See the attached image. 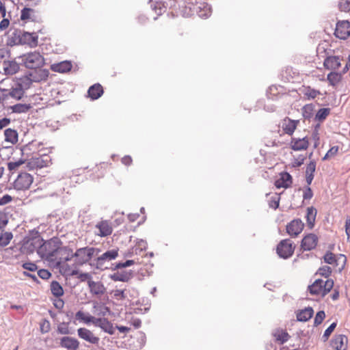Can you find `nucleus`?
Instances as JSON below:
<instances>
[{"mask_svg":"<svg viewBox=\"0 0 350 350\" xmlns=\"http://www.w3.org/2000/svg\"><path fill=\"white\" fill-rule=\"evenodd\" d=\"M73 258V250L68 246H60L51 262H54L59 267L60 271L65 275H74L77 271L68 266L66 262Z\"/></svg>","mask_w":350,"mask_h":350,"instance_id":"obj_1","label":"nucleus"},{"mask_svg":"<svg viewBox=\"0 0 350 350\" xmlns=\"http://www.w3.org/2000/svg\"><path fill=\"white\" fill-rule=\"evenodd\" d=\"M100 252V249L93 247H84L77 249L73 252V258L76 265H83L86 263H92L93 258L97 256Z\"/></svg>","mask_w":350,"mask_h":350,"instance_id":"obj_2","label":"nucleus"},{"mask_svg":"<svg viewBox=\"0 0 350 350\" xmlns=\"http://www.w3.org/2000/svg\"><path fill=\"white\" fill-rule=\"evenodd\" d=\"M334 284L332 279H327L325 281L322 279H317L311 285L308 286V290L312 295L323 297L331 291L334 287Z\"/></svg>","mask_w":350,"mask_h":350,"instance_id":"obj_3","label":"nucleus"},{"mask_svg":"<svg viewBox=\"0 0 350 350\" xmlns=\"http://www.w3.org/2000/svg\"><path fill=\"white\" fill-rule=\"evenodd\" d=\"M62 243L58 237H53L44 242L40 247L38 252L47 260L51 261Z\"/></svg>","mask_w":350,"mask_h":350,"instance_id":"obj_4","label":"nucleus"},{"mask_svg":"<svg viewBox=\"0 0 350 350\" xmlns=\"http://www.w3.org/2000/svg\"><path fill=\"white\" fill-rule=\"evenodd\" d=\"M118 256V249H113L103 253L100 256H96L94 262L90 263L92 266L98 269L104 270L107 269L106 262L116 259Z\"/></svg>","mask_w":350,"mask_h":350,"instance_id":"obj_5","label":"nucleus"},{"mask_svg":"<svg viewBox=\"0 0 350 350\" xmlns=\"http://www.w3.org/2000/svg\"><path fill=\"white\" fill-rule=\"evenodd\" d=\"M323 259L325 262L331 265L332 269L338 272H340L344 269L347 260L345 255H336L330 252H326Z\"/></svg>","mask_w":350,"mask_h":350,"instance_id":"obj_6","label":"nucleus"},{"mask_svg":"<svg viewBox=\"0 0 350 350\" xmlns=\"http://www.w3.org/2000/svg\"><path fill=\"white\" fill-rule=\"evenodd\" d=\"M295 245L289 239L282 240L278 245L276 251L277 254L283 258L291 257L295 251Z\"/></svg>","mask_w":350,"mask_h":350,"instance_id":"obj_7","label":"nucleus"},{"mask_svg":"<svg viewBox=\"0 0 350 350\" xmlns=\"http://www.w3.org/2000/svg\"><path fill=\"white\" fill-rule=\"evenodd\" d=\"M24 62L26 67L35 69L41 67L44 59L40 53L32 52L24 55Z\"/></svg>","mask_w":350,"mask_h":350,"instance_id":"obj_8","label":"nucleus"},{"mask_svg":"<svg viewBox=\"0 0 350 350\" xmlns=\"http://www.w3.org/2000/svg\"><path fill=\"white\" fill-rule=\"evenodd\" d=\"M33 178L28 173H21L14 182V188L16 190H27L29 189Z\"/></svg>","mask_w":350,"mask_h":350,"instance_id":"obj_9","label":"nucleus"},{"mask_svg":"<svg viewBox=\"0 0 350 350\" xmlns=\"http://www.w3.org/2000/svg\"><path fill=\"white\" fill-rule=\"evenodd\" d=\"M334 36L340 40H347L350 36V22L347 20L336 23Z\"/></svg>","mask_w":350,"mask_h":350,"instance_id":"obj_10","label":"nucleus"},{"mask_svg":"<svg viewBox=\"0 0 350 350\" xmlns=\"http://www.w3.org/2000/svg\"><path fill=\"white\" fill-rule=\"evenodd\" d=\"M288 146L289 148L294 151L306 150L310 146L309 138L307 136L301 138L291 136Z\"/></svg>","mask_w":350,"mask_h":350,"instance_id":"obj_11","label":"nucleus"},{"mask_svg":"<svg viewBox=\"0 0 350 350\" xmlns=\"http://www.w3.org/2000/svg\"><path fill=\"white\" fill-rule=\"evenodd\" d=\"M95 234L100 237H106L111 235L113 228L112 223L109 220H101L95 225Z\"/></svg>","mask_w":350,"mask_h":350,"instance_id":"obj_12","label":"nucleus"},{"mask_svg":"<svg viewBox=\"0 0 350 350\" xmlns=\"http://www.w3.org/2000/svg\"><path fill=\"white\" fill-rule=\"evenodd\" d=\"M78 336L89 342L90 344L98 345L100 342V338L97 336L92 331L86 327H80L77 329Z\"/></svg>","mask_w":350,"mask_h":350,"instance_id":"obj_13","label":"nucleus"},{"mask_svg":"<svg viewBox=\"0 0 350 350\" xmlns=\"http://www.w3.org/2000/svg\"><path fill=\"white\" fill-rule=\"evenodd\" d=\"M299 123V120H291V118L286 117L280 122L279 128L281 129L283 133L289 136H293Z\"/></svg>","mask_w":350,"mask_h":350,"instance_id":"obj_14","label":"nucleus"},{"mask_svg":"<svg viewBox=\"0 0 350 350\" xmlns=\"http://www.w3.org/2000/svg\"><path fill=\"white\" fill-rule=\"evenodd\" d=\"M304 223L299 219H295L289 222L286 226V230L291 237H297L303 230Z\"/></svg>","mask_w":350,"mask_h":350,"instance_id":"obj_15","label":"nucleus"},{"mask_svg":"<svg viewBox=\"0 0 350 350\" xmlns=\"http://www.w3.org/2000/svg\"><path fill=\"white\" fill-rule=\"evenodd\" d=\"M293 184V178L291 175L286 172L279 174L278 178L275 180L274 185L276 188L287 189L291 187Z\"/></svg>","mask_w":350,"mask_h":350,"instance_id":"obj_16","label":"nucleus"},{"mask_svg":"<svg viewBox=\"0 0 350 350\" xmlns=\"http://www.w3.org/2000/svg\"><path fill=\"white\" fill-rule=\"evenodd\" d=\"M93 325L100 327L103 332L112 335L115 332L113 323L106 318H95Z\"/></svg>","mask_w":350,"mask_h":350,"instance_id":"obj_17","label":"nucleus"},{"mask_svg":"<svg viewBox=\"0 0 350 350\" xmlns=\"http://www.w3.org/2000/svg\"><path fill=\"white\" fill-rule=\"evenodd\" d=\"M318 243V237L316 234L310 233L306 235L301 243V247L304 251H310L314 249Z\"/></svg>","mask_w":350,"mask_h":350,"instance_id":"obj_18","label":"nucleus"},{"mask_svg":"<svg viewBox=\"0 0 350 350\" xmlns=\"http://www.w3.org/2000/svg\"><path fill=\"white\" fill-rule=\"evenodd\" d=\"M348 338L344 334L335 335L331 340V346L335 350H347Z\"/></svg>","mask_w":350,"mask_h":350,"instance_id":"obj_19","label":"nucleus"},{"mask_svg":"<svg viewBox=\"0 0 350 350\" xmlns=\"http://www.w3.org/2000/svg\"><path fill=\"white\" fill-rule=\"evenodd\" d=\"M60 346L68 350H77L79 348V342L75 338L64 336L60 339Z\"/></svg>","mask_w":350,"mask_h":350,"instance_id":"obj_20","label":"nucleus"},{"mask_svg":"<svg viewBox=\"0 0 350 350\" xmlns=\"http://www.w3.org/2000/svg\"><path fill=\"white\" fill-rule=\"evenodd\" d=\"M28 74L31 77L32 82H40L46 80L49 72L46 70L44 69H31Z\"/></svg>","mask_w":350,"mask_h":350,"instance_id":"obj_21","label":"nucleus"},{"mask_svg":"<svg viewBox=\"0 0 350 350\" xmlns=\"http://www.w3.org/2000/svg\"><path fill=\"white\" fill-rule=\"evenodd\" d=\"M324 67L327 70H338L341 66L340 58L338 56H329L323 62Z\"/></svg>","mask_w":350,"mask_h":350,"instance_id":"obj_22","label":"nucleus"},{"mask_svg":"<svg viewBox=\"0 0 350 350\" xmlns=\"http://www.w3.org/2000/svg\"><path fill=\"white\" fill-rule=\"evenodd\" d=\"M3 68L5 75H12L18 72L20 66L15 61H4Z\"/></svg>","mask_w":350,"mask_h":350,"instance_id":"obj_23","label":"nucleus"},{"mask_svg":"<svg viewBox=\"0 0 350 350\" xmlns=\"http://www.w3.org/2000/svg\"><path fill=\"white\" fill-rule=\"evenodd\" d=\"M72 65L69 61H63L59 63L53 64L51 65V68L54 72H67L72 69Z\"/></svg>","mask_w":350,"mask_h":350,"instance_id":"obj_24","label":"nucleus"},{"mask_svg":"<svg viewBox=\"0 0 350 350\" xmlns=\"http://www.w3.org/2000/svg\"><path fill=\"white\" fill-rule=\"evenodd\" d=\"M103 86L99 83L94 84L88 89V94L92 100H96L100 98L103 94Z\"/></svg>","mask_w":350,"mask_h":350,"instance_id":"obj_25","label":"nucleus"},{"mask_svg":"<svg viewBox=\"0 0 350 350\" xmlns=\"http://www.w3.org/2000/svg\"><path fill=\"white\" fill-rule=\"evenodd\" d=\"M42 241L37 238L29 239L24 242L23 248L27 250V252L32 253L36 248L42 245L41 242Z\"/></svg>","mask_w":350,"mask_h":350,"instance_id":"obj_26","label":"nucleus"},{"mask_svg":"<svg viewBox=\"0 0 350 350\" xmlns=\"http://www.w3.org/2000/svg\"><path fill=\"white\" fill-rule=\"evenodd\" d=\"M5 141L12 145L18 142V135L16 130L7 129L4 131Z\"/></svg>","mask_w":350,"mask_h":350,"instance_id":"obj_27","label":"nucleus"},{"mask_svg":"<svg viewBox=\"0 0 350 350\" xmlns=\"http://www.w3.org/2000/svg\"><path fill=\"white\" fill-rule=\"evenodd\" d=\"M316 170V162L310 161L307 164L306 169V181L308 185H310L314 178V173Z\"/></svg>","mask_w":350,"mask_h":350,"instance_id":"obj_28","label":"nucleus"},{"mask_svg":"<svg viewBox=\"0 0 350 350\" xmlns=\"http://www.w3.org/2000/svg\"><path fill=\"white\" fill-rule=\"evenodd\" d=\"M96 317L90 315L88 313H85L82 310H79L75 314V319L86 325L90 323H94Z\"/></svg>","mask_w":350,"mask_h":350,"instance_id":"obj_29","label":"nucleus"},{"mask_svg":"<svg viewBox=\"0 0 350 350\" xmlns=\"http://www.w3.org/2000/svg\"><path fill=\"white\" fill-rule=\"evenodd\" d=\"M313 313L314 311L312 308H306L297 312V319L299 321H307L312 317Z\"/></svg>","mask_w":350,"mask_h":350,"instance_id":"obj_30","label":"nucleus"},{"mask_svg":"<svg viewBox=\"0 0 350 350\" xmlns=\"http://www.w3.org/2000/svg\"><path fill=\"white\" fill-rule=\"evenodd\" d=\"M22 40L24 43L29 45L31 47H36L38 45V36L34 33L25 32L23 34Z\"/></svg>","mask_w":350,"mask_h":350,"instance_id":"obj_31","label":"nucleus"},{"mask_svg":"<svg viewBox=\"0 0 350 350\" xmlns=\"http://www.w3.org/2000/svg\"><path fill=\"white\" fill-rule=\"evenodd\" d=\"M88 286L92 294L103 295L105 292V287L100 282L89 280Z\"/></svg>","mask_w":350,"mask_h":350,"instance_id":"obj_32","label":"nucleus"},{"mask_svg":"<svg viewBox=\"0 0 350 350\" xmlns=\"http://www.w3.org/2000/svg\"><path fill=\"white\" fill-rule=\"evenodd\" d=\"M32 81L31 77L28 75L23 76L20 78H16V85L21 88L24 91L29 89L31 84Z\"/></svg>","mask_w":350,"mask_h":350,"instance_id":"obj_33","label":"nucleus"},{"mask_svg":"<svg viewBox=\"0 0 350 350\" xmlns=\"http://www.w3.org/2000/svg\"><path fill=\"white\" fill-rule=\"evenodd\" d=\"M317 211L315 208L311 206L307 208L306 221L310 228H312L315 221Z\"/></svg>","mask_w":350,"mask_h":350,"instance_id":"obj_34","label":"nucleus"},{"mask_svg":"<svg viewBox=\"0 0 350 350\" xmlns=\"http://www.w3.org/2000/svg\"><path fill=\"white\" fill-rule=\"evenodd\" d=\"M51 293L57 298L64 295V289L57 281H53L50 285Z\"/></svg>","mask_w":350,"mask_h":350,"instance_id":"obj_35","label":"nucleus"},{"mask_svg":"<svg viewBox=\"0 0 350 350\" xmlns=\"http://www.w3.org/2000/svg\"><path fill=\"white\" fill-rule=\"evenodd\" d=\"M31 108L30 104L18 103L10 107L13 113H22L27 112Z\"/></svg>","mask_w":350,"mask_h":350,"instance_id":"obj_36","label":"nucleus"},{"mask_svg":"<svg viewBox=\"0 0 350 350\" xmlns=\"http://www.w3.org/2000/svg\"><path fill=\"white\" fill-rule=\"evenodd\" d=\"M273 336L275 338V340L279 342L280 344H283L286 342L289 338L288 334L283 330H277Z\"/></svg>","mask_w":350,"mask_h":350,"instance_id":"obj_37","label":"nucleus"},{"mask_svg":"<svg viewBox=\"0 0 350 350\" xmlns=\"http://www.w3.org/2000/svg\"><path fill=\"white\" fill-rule=\"evenodd\" d=\"M13 238V234L11 232H5L1 233L0 235V246H7Z\"/></svg>","mask_w":350,"mask_h":350,"instance_id":"obj_38","label":"nucleus"},{"mask_svg":"<svg viewBox=\"0 0 350 350\" xmlns=\"http://www.w3.org/2000/svg\"><path fill=\"white\" fill-rule=\"evenodd\" d=\"M329 84L332 86L336 85L341 80V75L335 72H331L327 77Z\"/></svg>","mask_w":350,"mask_h":350,"instance_id":"obj_39","label":"nucleus"},{"mask_svg":"<svg viewBox=\"0 0 350 350\" xmlns=\"http://www.w3.org/2000/svg\"><path fill=\"white\" fill-rule=\"evenodd\" d=\"M24 93L25 91L21 88L16 85V88H12L10 90L9 94L11 97L16 100H20L23 98Z\"/></svg>","mask_w":350,"mask_h":350,"instance_id":"obj_40","label":"nucleus"},{"mask_svg":"<svg viewBox=\"0 0 350 350\" xmlns=\"http://www.w3.org/2000/svg\"><path fill=\"white\" fill-rule=\"evenodd\" d=\"M94 309L95 310V312L97 315L103 317H105L107 314V313L109 312V309L108 307L100 304H94Z\"/></svg>","mask_w":350,"mask_h":350,"instance_id":"obj_41","label":"nucleus"},{"mask_svg":"<svg viewBox=\"0 0 350 350\" xmlns=\"http://www.w3.org/2000/svg\"><path fill=\"white\" fill-rule=\"evenodd\" d=\"M332 272V269L330 267L324 265V266L319 268L316 274L319 275L322 277H324V278L328 279V278L330 276Z\"/></svg>","mask_w":350,"mask_h":350,"instance_id":"obj_42","label":"nucleus"},{"mask_svg":"<svg viewBox=\"0 0 350 350\" xmlns=\"http://www.w3.org/2000/svg\"><path fill=\"white\" fill-rule=\"evenodd\" d=\"M340 147L338 146H334L331 147L325 156L323 157V161L328 160L338 154Z\"/></svg>","mask_w":350,"mask_h":350,"instance_id":"obj_43","label":"nucleus"},{"mask_svg":"<svg viewBox=\"0 0 350 350\" xmlns=\"http://www.w3.org/2000/svg\"><path fill=\"white\" fill-rule=\"evenodd\" d=\"M304 94L308 98H315L317 96H319L321 93L319 90H316L314 89H312L310 87H305Z\"/></svg>","mask_w":350,"mask_h":350,"instance_id":"obj_44","label":"nucleus"},{"mask_svg":"<svg viewBox=\"0 0 350 350\" xmlns=\"http://www.w3.org/2000/svg\"><path fill=\"white\" fill-rule=\"evenodd\" d=\"M25 163V161L23 159H20L17 161L14 162H9L8 163V169L9 171L14 172L17 170L21 165H22Z\"/></svg>","mask_w":350,"mask_h":350,"instance_id":"obj_45","label":"nucleus"},{"mask_svg":"<svg viewBox=\"0 0 350 350\" xmlns=\"http://www.w3.org/2000/svg\"><path fill=\"white\" fill-rule=\"evenodd\" d=\"M40 330L41 333L46 334L51 330V323L46 319H42L40 323Z\"/></svg>","mask_w":350,"mask_h":350,"instance_id":"obj_46","label":"nucleus"},{"mask_svg":"<svg viewBox=\"0 0 350 350\" xmlns=\"http://www.w3.org/2000/svg\"><path fill=\"white\" fill-rule=\"evenodd\" d=\"M280 198L278 194H275L274 196L270 198L269 200V207L277 209L279 206Z\"/></svg>","mask_w":350,"mask_h":350,"instance_id":"obj_47","label":"nucleus"},{"mask_svg":"<svg viewBox=\"0 0 350 350\" xmlns=\"http://www.w3.org/2000/svg\"><path fill=\"white\" fill-rule=\"evenodd\" d=\"M57 331L59 334H69L70 329L68 326V323H61L57 325Z\"/></svg>","mask_w":350,"mask_h":350,"instance_id":"obj_48","label":"nucleus"},{"mask_svg":"<svg viewBox=\"0 0 350 350\" xmlns=\"http://www.w3.org/2000/svg\"><path fill=\"white\" fill-rule=\"evenodd\" d=\"M338 8L341 12H349L350 11V1L340 0L338 3Z\"/></svg>","mask_w":350,"mask_h":350,"instance_id":"obj_49","label":"nucleus"},{"mask_svg":"<svg viewBox=\"0 0 350 350\" xmlns=\"http://www.w3.org/2000/svg\"><path fill=\"white\" fill-rule=\"evenodd\" d=\"M329 113V109L322 108L320 109L316 115V118L319 120H325Z\"/></svg>","mask_w":350,"mask_h":350,"instance_id":"obj_50","label":"nucleus"},{"mask_svg":"<svg viewBox=\"0 0 350 350\" xmlns=\"http://www.w3.org/2000/svg\"><path fill=\"white\" fill-rule=\"evenodd\" d=\"M33 10L29 8H24L21 10V19L22 21H26L31 18V14L33 13Z\"/></svg>","mask_w":350,"mask_h":350,"instance_id":"obj_51","label":"nucleus"},{"mask_svg":"<svg viewBox=\"0 0 350 350\" xmlns=\"http://www.w3.org/2000/svg\"><path fill=\"white\" fill-rule=\"evenodd\" d=\"M325 318V312L323 310L319 311L314 317V325L315 326L320 325L323 321Z\"/></svg>","mask_w":350,"mask_h":350,"instance_id":"obj_52","label":"nucleus"},{"mask_svg":"<svg viewBox=\"0 0 350 350\" xmlns=\"http://www.w3.org/2000/svg\"><path fill=\"white\" fill-rule=\"evenodd\" d=\"M306 157L303 155H299L297 158H295L292 161V167H298L304 164Z\"/></svg>","mask_w":350,"mask_h":350,"instance_id":"obj_53","label":"nucleus"},{"mask_svg":"<svg viewBox=\"0 0 350 350\" xmlns=\"http://www.w3.org/2000/svg\"><path fill=\"white\" fill-rule=\"evenodd\" d=\"M336 326V323H332L325 331L323 338L327 340Z\"/></svg>","mask_w":350,"mask_h":350,"instance_id":"obj_54","label":"nucleus"},{"mask_svg":"<svg viewBox=\"0 0 350 350\" xmlns=\"http://www.w3.org/2000/svg\"><path fill=\"white\" fill-rule=\"evenodd\" d=\"M310 185H308V186L305 188L304 193H303V199L305 200H310L313 197V192L311 189V188L309 187Z\"/></svg>","mask_w":350,"mask_h":350,"instance_id":"obj_55","label":"nucleus"},{"mask_svg":"<svg viewBox=\"0 0 350 350\" xmlns=\"http://www.w3.org/2000/svg\"><path fill=\"white\" fill-rule=\"evenodd\" d=\"M38 275L40 278L44 280H47L51 276V273L46 269H40L38 271Z\"/></svg>","mask_w":350,"mask_h":350,"instance_id":"obj_56","label":"nucleus"},{"mask_svg":"<svg viewBox=\"0 0 350 350\" xmlns=\"http://www.w3.org/2000/svg\"><path fill=\"white\" fill-rule=\"evenodd\" d=\"M22 267L25 269L30 271H35L38 269L37 265L35 263H33V262H25V263H23Z\"/></svg>","mask_w":350,"mask_h":350,"instance_id":"obj_57","label":"nucleus"},{"mask_svg":"<svg viewBox=\"0 0 350 350\" xmlns=\"http://www.w3.org/2000/svg\"><path fill=\"white\" fill-rule=\"evenodd\" d=\"M312 111V105H306L303 107V116L306 118H309L311 116Z\"/></svg>","mask_w":350,"mask_h":350,"instance_id":"obj_58","label":"nucleus"},{"mask_svg":"<svg viewBox=\"0 0 350 350\" xmlns=\"http://www.w3.org/2000/svg\"><path fill=\"white\" fill-rule=\"evenodd\" d=\"M12 200L11 196L6 194L0 198V206L5 205Z\"/></svg>","mask_w":350,"mask_h":350,"instance_id":"obj_59","label":"nucleus"},{"mask_svg":"<svg viewBox=\"0 0 350 350\" xmlns=\"http://www.w3.org/2000/svg\"><path fill=\"white\" fill-rule=\"evenodd\" d=\"M345 232L347 236V240L350 239V217L347 216L345 219Z\"/></svg>","mask_w":350,"mask_h":350,"instance_id":"obj_60","label":"nucleus"},{"mask_svg":"<svg viewBox=\"0 0 350 350\" xmlns=\"http://www.w3.org/2000/svg\"><path fill=\"white\" fill-rule=\"evenodd\" d=\"M135 262L132 260H128L125 261L124 262H119L117 264L116 267L117 268H124L126 267L131 266L134 265Z\"/></svg>","mask_w":350,"mask_h":350,"instance_id":"obj_61","label":"nucleus"},{"mask_svg":"<svg viewBox=\"0 0 350 350\" xmlns=\"http://www.w3.org/2000/svg\"><path fill=\"white\" fill-rule=\"evenodd\" d=\"M53 305L57 309L61 310L64 308V302L62 299H59V297L58 299L54 300Z\"/></svg>","mask_w":350,"mask_h":350,"instance_id":"obj_62","label":"nucleus"},{"mask_svg":"<svg viewBox=\"0 0 350 350\" xmlns=\"http://www.w3.org/2000/svg\"><path fill=\"white\" fill-rule=\"evenodd\" d=\"M113 278L114 280L122 282L126 281L129 279L126 275H120L119 273L114 274Z\"/></svg>","mask_w":350,"mask_h":350,"instance_id":"obj_63","label":"nucleus"},{"mask_svg":"<svg viewBox=\"0 0 350 350\" xmlns=\"http://www.w3.org/2000/svg\"><path fill=\"white\" fill-rule=\"evenodd\" d=\"M10 25V21L8 18H3L0 22V30L3 31L6 29Z\"/></svg>","mask_w":350,"mask_h":350,"instance_id":"obj_64","label":"nucleus"}]
</instances>
